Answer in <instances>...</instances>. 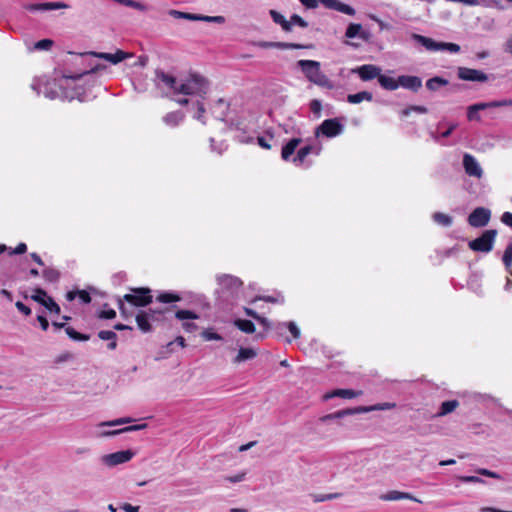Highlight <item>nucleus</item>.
<instances>
[{
    "label": "nucleus",
    "instance_id": "9b49d317",
    "mask_svg": "<svg viewBox=\"0 0 512 512\" xmlns=\"http://www.w3.org/2000/svg\"><path fill=\"white\" fill-rule=\"evenodd\" d=\"M342 131L343 125L336 118L326 119L319 127H317L316 135L318 136L321 133L326 137L331 138L341 134Z\"/></svg>",
    "mask_w": 512,
    "mask_h": 512
},
{
    "label": "nucleus",
    "instance_id": "774afa93",
    "mask_svg": "<svg viewBox=\"0 0 512 512\" xmlns=\"http://www.w3.org/2000/svg\"><path fill=\"white\" fill-rule=\"evenodd\" d=\"M78 297L84 304H88L91 302L90 294L85 290L78 291Z\"/></svg>",
    "mask_w": 512,
    "mask_h": 512
},
{
    "label": "nucleus",
    "instance_id": "72a5a7b5",
    "mask_svg": "<svg viewBox=\"0 0 512 512\" xmlns=\"http://www.w3.org/2000/svg\"><path fill=\"white\" fill-rule=\"evenodd\" d=\"M372 99H373L372 93L367 92V91L358 92L356 94H349L347 96V101L351 104H358V103L362 102L363 100L372 101Z\"/></svg>",
    "mask_w": 512,
    "mask_h": 512
},
{
    "label": "nucleus",
    "instance_id": "3c124183",
    "mask_svg": "<svg viewBox=\"0 0 512 512\" xmlns=\"http://www.w3.org/2000/svg\"><path fill=\"white\" fill-rule=\"evenodd\" d=\"M258 299L264 300V301L270 302V303H280V304L284 303V297L281 294H278L276 297H274V296L257 297L254 299V301H256Z\"/></svg>",
    "mask_w": 512,
    "mask_h": 512
},
{
    "label": "nucleus",
    "instance_id": "f3484780",
    "mask_svg": "<svg viewBox=\"0 0 512 512\" xmlns=\"http://www.w3.org/2000/svg\"><path fill=\"white\" fill-rule=\"evenodd\" d=\"M399 87L417 92L422 87V80L418 76L401 75L399 76Z\"/></svg>",
    "mask_w": 512,
    "mask_h": 512
},
{
    "label": "nucleus",
    "instance_id": "a18cd8bd",
    "mask_svg": "<svg viewBox=\"0 0 512 512\" xmlns=\"http://www.w3.org/2000/svg\"><path fill=\"white\" fill-rule=\"evenodd\" d=\"M98 337L101 340L105 341H111L117 339V334L114 331L111 330H101L98 332Z\"/></svg>",
    "mask_w": 512,
    "mask_h": 512
},
{
    "label": "nucleus",
    "instance_id": "6e6d98bb",
    "mask_svg": "<svg viewBox=\"0 0 512 512\" xmlns=\"http://www.w3.org/2000/svg\"><path fill=\"white\" fill-rule=\"evenodd\" d=\"M290 21H291L292 25H298L302 28L308 27V22L297 14H293L290 17Z\"/></svg>",
    "mask_w": 512,
    "mask_h": 512
},
{
    "label": "nucleus",
    "instance_id": "338daca9",
    "mask_svg": "<svg viewBox=\"0 0 512 512\" xmlns=\"http://www.w3.org/2000/svg\"><path fill=\"white\" fill-rule=\"evenodd\" d=\"M256 321H258V323H260L265 328V330L272 329L273 323L266 317L260 316V318H257Z\"/></svg>",
    "mask_w": 512,
    "mask_h": 512
},
{
    "label": "nucleus",
    "instance_id": "2eb2a0df",
    "mask_svg": "<svg viewBox=\"0 0 512 512\" xmlns=\"http://www.w3.org/2000/svg\"><path fill=\"white\" fill-rule=\"evenodd\" d=\"M352 72L357 73L361 80L370 81L374 78L379 79L381 68L373 64H365L353 69Z\"/></svg>",
    "mask_w": 512,
    "mask_h": 512
},
{
    "label": "nucleus",
    "instance_id": "bb28decb",
    "mask_svg": "<svg viewBox=\"0 0 512 512\" xmlns=\"http://www.w3.org/2000/svg\"><path fill=\"white\" fill-rule=\"evenodd\" d=\"M353 414H357L356 408L344 409V410H340V411H336L334 413L324 415L320 418V421L325 423V422H328L331 420L340 419L345 416L353 415Z\"/></svg>",
    "mask_w": 512,
    "mask_h": 512
},
{
    "label": "nucleus",
    "instance_id": "0eeeda50",
    "mask_svg": "<svg viewBox=\"0 0 512 512\" xmlns=\"http://www.w3.org/2000/svg\"><path fill=\"white\" fill-rule=\"evenodd\" d=\"M496 235V230H486L482 233L480 237L469 241L468 246L473 251L488 253L493 248V243Z\"/></svg>",
    "mask_w": 512,
    "mask_h": 512
},
{
    "label": "nucleus",
    "instance_id": "49530a36",
    "mask_svg": "<svg viewBox=\"0 0 512 512\" xmlns=\"http://www.w3.org/2000/svg\"><path fill=\"white\" fill-rule=\"evenodd\" d=\"M287 328V322H276L273 323L271 330H273L277 336H283Z\"/></svg>",
    "mask_w": 512,
    "mask_h": 512
},
{
    "label": "nucleus",
    "instance_id": "69168bd1",
    "mask_svg": "<svg viewBox=\"0 0 512 512\" xmlns=\"http://www.w3.org/2000/svg\"><path fill=\"white\" fill-rule=\"evenodd\" d=\"M27 251V245L25 243H19L17 245V247L13 250L10 251V254L11 255H19V254H23Z\"/></svg>",
    "mask_w": 512,
    "mask_h": 512
},
{
    "label": "nucleus",
    "instance_id": "412c9836",
    "mask_svg": "<svg viewBox=\"0 0 512 512\" xmlns=\"http://www.w3.org/2000/svg\"><path fill=\"white\" fill-rule=\"evenodd\" d=\"M412 39L417 43L424 46L429 51H441L442 42H436L432 38L425 37L419 34H412Z\"/></svg>",
    "mask_w": 512,
    "mask_h": 512
},
{
    "label": "nucleus",
    "instance_id": "603ef678",
    "mask_svg": "<svg viewBox=\"0 0 512 512\" xmlns=\"http://www.w3.org/2000/svg\"><path fill=\"white\" fill-rule=\"evenodd\" d=\"M310 110L313 114H315L318 118L320 117L321 115V109H322V104H321V101H319L318 99H313L311 102H310Z\"/></svg>",
    "mask_w": 512,
    "mask_h": 512
},
{
    "label": "nucleus",
    "instance_id": "b1692460",
    "mask_svg": "<svg viewBox=\"0 0 512 512\" xmlns=\"http://www.w3.org/2000/svg\"><path fill=\"white\" fill-rule=\"evenodd\" d=\"M135 319H136V323L138 325V328L143 333L151 332L152 326L150 324V321H152V320L150 319L148 312H146L144 310L139 311L137 313Z\"/></svg>",
    "mask_w": 512,
    "mask_h": 512
},
{
    "label": "nucleus",
    "instance_id": "9d476101",
    "mask_svg": "<svg viewBox=\"0 0 512 512\" xmlns=\"http://www.w3.org/2000/svg\"><path fill=\"white\" fill-rule=\"evenodd\" d=\"M491 218V211L485 207L475 208L468 216V224L475 228L486 226Z\"/></svg>",
    "mask_w": 512,
    "mask_h": 512
},
{
    "label": "nucleus",
    "instance_id": "5fc2aeb1",
    "mask_svg": "<svg viewBox=\"0 0 512 512\" xmlns=\"http://www.w3.org/2000/svg\"><path fill=\"white\" fill-rule=\"evenodd\" d=\"M169 309H153V308H149L147 310H145L146 312L149 313V317L152 321H156L159 319V316L164 314L166 311H168Z\"/></svg>",
    "mask_w": 512,
    "mask_h": 512
},
{
    "label": "nucleus",
    "instance_id": "a211bd4d",
    "mask_svg": "<svg viewBox=\"0 0 512 512\" xmlns=\"http://www.w3.org/2000/svg\"><path fill=\"white\" fill-rule=\"evenodd\" d=\"M380 499L383 501H397V500L407 499V500H412V501L419 502V503L422 502L418 498L414 497L412 494H410L408 492L398 491V490L388 491L387 493L382 494L380 496Z\"/></svg>",
    "mask_w": 512,
    "mask_h": 512
},
{
    "label": "nucleus",
    "instance_id": "052dcab7",
    "mask_svg": "<svg viewBox=\"0 0 512 512\" xmlns=\"http://www.w3.org/2000/svg\"><path fill=\"white\" fill-rule=\"evenodd\" d=\"M124 301L125 300H123V298L118 299V308L120 310L121 315L124 318H128V317L132 316L133 313H132V311L127 310V308L124 305Z\"/></svg>",
    "mask_w": 512,
    "mask_h": 512
},
{
    "label": "nucleus",
    "instance_id": "c03bdc74",
    "mask_svg": "<svg viewBox=\"0 0 512 512\" xmlns=\"http://www.w3.org/2000/svg\"><path fill=\"white\" fill-rule=\"evenodd\" d=\"M503 262L507 269L512 265V242L508 243L503 255Z\"/></svg>",
    "mask_w": 512,
    "mask_h": 512
},
{
    "label": "nucleus",
    "instance_id": "a878e982",
    "mask_svg": "<svg viewBox=\"0 0 512 512\" xmlns=\"http://www.w3.org/2000/svg\"><path fill=\"white\" fill-rule=\"evenodd\" d=\"M301 141L302 140L300 138H292L282 147L281 157L284 161H288L290 159Z\"/></svg>",
    "mask_w": 512,
    "mask_h": 512
},
{
    "label": "nucleus",
    "instance_id": "7ed1b4c3",
    "mask_svg": "<svg viewBox=\"0 0 512 512\" xmlns=\"http://www.w3.org/2000/svg\"><path fill=\"white\" fill-rule=\"evenodd\" d=\"M216 281L218 285L216 293L223 302L235 300L243 285L240 278L230 274H219L216 276Z\"/></svg>",
    "mask_w": 512,
    "mask_h": 512
},
{
    "label": "nucleus",
    "instance_id": "f704fd0d",
    "mask_svg": "<svg viewBox=\"0 0 512 512\" xmlns=\"http://www.w3.org/2000/svg\"><path fill=\"white\" fill-rule=\"evenodd\" d=\"M234 325L244 333L250 334L255 331L254 323L247 319H236Z\"/></svg>",
    "mask_w": 512,
    "mask_h": 512
},
{
    "label": "nucleus",
    "instance_id": "c85d7f7f",
    "mask_svg": "<svg viewBox=\"0 0 512 512\" xmlns=\"http://www.w3.org/2000/svg\"><path fill=\"white\" fill-rule=\"evenodd\" d=\"M257 352L253 348H240L237 356L234 358L233 362L235 364L242 363L247 360H251L255 358Z\"/></svg>",
    "mask_w": 512,
    "mask_h": 512
},
{
    "label": "nucleus",
    "instance_id": "f257e3e1",
    "mask_svg": "<svg viewBox=\"0 0 512 512\" xmlns=\"http://www.w3.org/2000/svg\"><path fill=\"white\" fill-rule=\"evenodd\" d=\"M105 68V65L96 64L90 70L84 71L83 73L71 76H63V80L66 82L65 85L63 83H57L56 80H34L31 84V88L38 95L43 94L50 100L61 98L71 101L73 99H78L79 101L83 102L87 99L83 88L76 86L70 87L69 80L75 81L82 78L83 76L95 74L96 72Z\"/></svg>",
    "mask_w": 512,
    "mask_h": 512
},
{
    "label": "nucleus",
    "instance_id": "8fccbe9b",
    "mask_svg": "<svg viewBox=\"0 0 512 512\" xmlns=\"http://www.w3.org/2000/svg\"><path fill=\"white\" fill-rule=\"evenodd\" d=\"M34 292L35 294H33L31 298L42 305L43 300L47 297L46 291L42 288H36Z\"/></svg>",
    "mask_w": 512,
    "mask_h": 512
},
{
    "label": "nucleus",
    "instance_id": "6ab92c4d",
    "mask_svg": "<svg viewBox=\"0 0 512 512\" xmlns=\"http://www.w3.org/2000/svg\"><path fill=\"white\" fill-rule=\"evenodd\" d=\"M88 54L92 55L94 57L100 58V59L107 60V61L111 62L112 64H118L121 61H123L124 59L129 57V54L126 53V52H123L122 50H117V52L114 53V54H112V53H103V52H100V53H98V52H90Z\"/></svg>",
    "mask_w": 512,
    "mask_h": 512
},
{
    "label": "nucleus",
    "instance_id": "4468645a",
    "mask_svg": "<svg viewBox=\"0 0 512 512\" xmlns=\"http://www.w3.org/2000/svg\"><path fill=\"white\" fill-rule=\"evenodd\" d=\"M463 167L465 173L470 177L480 179L483 175V170L478 161L468 153L464 154L463 156Z\"/></svg>",
    "mask_w": 512,
    "mask_h": 512
},
{
    "label": "nucleus",
    "instance_id": "c756f323",
    "mask_svg": "<svg viewBox=\"0 0 512 512\" xmlns=\"http://www.w3.org/2000/svg\"><path fill=\"white\" fill-rule=\"evenodd\" d=\"M146 427H147V424H137V425L127 426V427H124V428L118 429V430L104 431L101 433V436L110 437V436H115V435H118L121 433L139 431V430L145 429Z\"/></svg>",
    "mask_w": 512,
    "mask_h": 512
},
{
    "label": "nucleus",
    "instance_id": "ddd939ff",
    "mask_svg": "<svg viewBox=\"0 0 512 512\" xmlns=\"http://www.w3.org/2000/svg\"><path fill=\"white\" fill-rule=\"evenodd\" d=\"M457 76L463 81L486 82L488 80V75L483 71L467 67H458Z\"/></svg>",
    "mask_w": 512,
    "mask_h": 512
},
{
    "label": "nucleus",
    "instance_id": "58836bf2",
    "mask_svg": "<svg viewBox=\"0 0 512 512\" xmlns=\"http://www.w3.org/2000/svg\"><path fill=\"white\" fill-rule=\"evenodd\" d=\"M42 275L46 281L51 283L57 282L60 278V272L51 267L45 268Z\"/></svg>",
    "mask_w": 512,
    "mask_h": 512
},
{
    "label": "nucleus",
    "instance_id": "20e7f679",
    "mask_svg": "<svg viewBox=\"0 0 512 512\" xmlns=\"http://www.w3.org/2000/svg\"><path fill=\"white\" fill-rule=\"evenodd\" d=\"M297 66L301 68L306 78L324 88L331 89L333 87L329 78L320 70V63L315 60H299Z\"/></svg>",
    "mask_w": 512,
    "mask_h": 512
},
{
    "label": "nucleus",
    "instance_id": "aec40b11",
    "mask_svg": "<svg viewBox=\"0 0 512 512\" xmlns=\"http://www.w3.org/2000/svg\"><path fill=\"white\" fill-rule=\"evenodd\" d=\"M345 36L349 39L359 37L364 41H368L370 33L368 31H364L361 24L351 23L346 29Z\"/></svg>",
    "mask_w": 512,
    "mask_h": 512
},
{
    "label": "nucleus",
    "instance_id": "0e129e2a",
    "mask_svg": "<svg viewBox=\"0 0 512 512\" xmlns=\"http://www.w3.org/2000/svg\"><path fill=\"white\" fill-rule=\"evenodd\" d=\"M15 306L21 313L25 314L26 316L31 314V309L21 301L16 302Z\"/></svg>",
    "mask_w": 512,
    "mask_h": 512
},
{
    "label": "nucleus",
    "instance_id": "864d4df0",
    "mask_svg": "<svg viewBox=\"0 0 512 512\" xmlns=\"http://www.w3.org/2000/svg\"><path fill=\"white\" fill-rule=\"evenodd\" d=\"M287 329L289 330V332L291 333L293 339H298L301 335V332H300V329L299 327L296 325L295 322L293 321H289L287 322Z\"/></svg>",
    "mask_w": 512,
    "mask_h": 512
},
{
    "label": "nucleus",
    "instance_id": "09e8293b",
    "mask_svg": "<svg viewBox=\"0 0 512 512\" xmlns=\"http://www.w3.org/2000/svg\"><path fill=\"white\" fill-rule=\"evenodd\" d=\"M53 45V41L50 39H42L35 43L34 48L36 50H49Z\"/></svg>",
    "mask_w": 512,
    "mask_h": 512
},
{
    "label": "nucleus",
    "instance_id": "dca6fc26",
    "mask_svg": "<svg viewBox=\"0 0 512 512\" xmlns=\"http://www.w3.org/2000/svg\"><path fill=\"white\" fill-rule=\"evenodd\" d=\"M69 5L64 2H46V3H34L25 5V9L31 12L35 11H50L57 9H67Z\"/></svg>",
    "mask_w": 512,
    "mask_h": 512
},
{
    "label": "nucleus",
    "instance_id": "39448f33",
    "mask_svg": "<svg viewBox=\"0 0 512 512\" xmlns=\"http://www.w3.org/2000/svg\"><path fill=\"white\" fill-rule=\"evenodd\" d=\"M131 293L125 294L123 300L135 307H146L153 301L151 289L147 287L130 288Z\"/></svg>",
    "mask_w": 512,
    "mask_h": 512
},
{
    "label": "nucleus",
    "instance_id": "423d86ee",
    "mask_svg": "<svg viewBox=\"0 0 512 512\" xmlns=\"http://www.w3.org/2000/svg\"><path fill=\"white\" fill-rule=\"evenodd\" d=\"M306 8L308 9H314L318 6V3L323 4L326 8L335 10L350 16L355 15L356 11L355 9L347 5L345 3H342L339 0H299Z\"/></svg>",
    "mask_w": 512,
    "mask_h": 512
},
{
    "label": "nucleus",
    "instance_id": "1a4fd4ad",
    "mask_svg": "<svg viewBox=\"0 0 512 512\" xmlns=\"http://www.w3.org/2000/svg\"><path fill=\"white\" fill-rule=\"evenodd\" d=\"M168 14L176 19H185L189 21H203L218 24H222L225 22V18L223 16H205L201 14H193L173 9L169 10Z\"/></svg>",
    "mask_w": 512,
    "mask_h": 512
},
{
    "label": "nucleus",
    "instance_id": "f03ea898",
    "mask_svg": "<svg viewBox=\"0 0 512 512\" xmlns=\"http://www.w3.org/2000/svg\"><path fill=\"white\" fill-rule=\"evenodd\" d=\"M155 81L158 87L163 85L175 94L198 96L203 99L208 91L207 80L196 74L179 80L164 71L157 70Z\"/></svg>",
    "mask_w": 512,
    "mask_h": 512
},
{
    "label": "nucleus",
    "instance_id": "de8ad7c7",
    "mask_svg": "<svg viewBox=\"0 0 512 512\" xmlns=\"http://www.w3.org/2000/svg\"><path fill=\"white\" fill-rule=\"evenodd\" d=\"M131 421H132L131 418L124 417V418H118V419L112 420V421L102 422L100 424V426H118V425L130 423Z\"/></svg>",
    "mask_w": 512,
    "mask_h": 512
},
{
    "label": "nucleus",
    "instance_id": "4c0bfd02",
    "mask_svg": "<svg viewBox=\"0 0 512 512\" xmlns=\"http://www.w3.org/2000/svg\"><path fill=\"white\" fill-rule=\"evenodd\" d=\"M65 332L68 335V337L74 341H87L90 339L89 335L79 333L74 328H72L70 326L65 327Z\"/></svg>",
    "mask_w": 512,
    "mask_h": 512
},
{
    "label": "nucleus",
    "instance_id": "cd10ccee",
    "mask_svg": "<svg viewBox=\"0 0 512 512\" xmlns=\"http://www.w3.org/2000/svg\"><path fill=\"white\" fill-rule=\"evenodd\" d=\"M378 82L383 89L389 91H394L399 88V77L397 79H394L392 77L380 74Z\"/></svg>",
    "mask_w": 512,
    "mask_h": 512
},
{
    "label": "nucleus",
    "instance_id": "473e14b6",
    "mask_svg": "<svg viewBox=\"0 0 512 512\" xmlns=\"http://www.w3.org/2000/svg\"><path fill=\"white\" fill-rule=\"evenodd\" d=\"M449 81L445 78L435 76L426 81V87L430 91H437L440 87L447 86Z\"/></svg>",
    "mask_w": 512,
    "mask_h": 512
},
{
    "label": "nucleus",
    "instance_id": "4be33fe9",
    "mask_svg": "<svg viewBox=\"0 0 512 512\" xmlns=\"http://www.w3.org/2000/svg\"><path fill=\"white\" fill-rule=\"evenodd\" d=\"M320 150L321 148L320 147H314V146H311V145H306L304 147H301L298 151H297V154L296 156L292 159V162L299 166L301 165L305 158L311 154V153H315L316 155H318L320 153Z\"/></svg>",
    "mask_w": 512,
    "mask_h": 512
},
{
    "label": "nucleus",
    "instance_id": "bf43d9fd",
    "mask_svg": "<svg viewBox=\"0 0 512 512\" xmlns=\"http://www.w3.org/2000/svg\"><path fill=\"white\" fill-rule=\"evenodd\" d=\"M449 51L451 53H458L460 51V46L455 43H445L442 42V50L441 51Z\"/></svg>",
    "mask_w": 512,
    "mask_h": 512
},
{
    "label": "nucleus",
    "instance_id": "7c9ffc66",
    "mask_svg": "<svg viewBox=\"0 0 512 512\" xmlns=\"http://www.w3.org/2000/svg\"><path fill=\"white\" fill-rule=\"evenodd\" d=\"M459 406V402L457 400H449L444 401L440 405L439 411L436 413V417H443L447 414L453 412Z\"/></svg>",
    "mask_w": 512,
    "mask_h": 512
},
{
    "label": "nucleus",
    "instance_id": "5701e85b",
    "mask_svg": "<svg viewBox=\"0 0 512 512\" xmlns=\"http://www.w3.org/2000/svg\"><path fill=\"white\" fill-rule=\"evenodd\" d=\"M361 394H362V391H355L352 389H336V390H333L332 392L326 393L324 395V399L328 400V399H331L334 397H340V398H344V399H352V398L360 396Z\"/></svg>",
    "mask_w": 512,
    "mask_h": 512
},
{
    "label": "nucleus",
    "instance_id": "c9c22d12",
    "mask_svg": "<svg viewBox=\"0 0 512 512\" xmlns=\"http://www.w3.org/2000/svg\"><path fill=\"white\" fill-rule=\"evenodd\" d=\"M156 300L160 303H173L181 300V297L174 292H162L160 293Z\"/></svg>",
    "mask_w": 512,
    "mask_h": 512
},
{
    "label": "nucleus",
    "instance_id": "ea45409f",
    "mask_svg": "<svg viewBox=\"0 0 512 512\" xmlns=\"http://www.w3.org/2000/svg\"><path fill=\"white\" fill-rule=\"evenodd\" d=\"M42 305L50 312H54L55 314L60 313L59 305L51 297L47 296L45 300H43Z\"/></svg>",
    "mask_w": 512,
    "mask_h": 512
},
{
    "label": "nucleus",
    "instance_id": "f8f14e48",
    "mask_svg": "<svg viewBox=\"0 0 512 512\" xmlns=\"http://www.w3.org/2000/svg\"><path fill=\"white\" fill-rule=\"evenodd\" d=\"M133 455V452L130 450H122L111 454H106L102 456L101 460L105 465L109 467H114L116 465L130 461Z\"/></svg>",
    "mask_w": 512,
    "mask_h": 512
},
{
    "label": "nucleus",
    "instance_id": "6e6552de",
    "mask_svg": "<svg viewBox=\"0 0 512 512\" xmlns=\"http://www.w3.org/2000/svg\"><path fill=\"white\" fill-rule=\"evenodd\" d=\"M512 105V100H504V101H491V102H481L468 106L467 108V119L469 121H480L481 117L479 112L489 109L496 108L501 106Z\"/></svg>",
    "mask_w": 512,
    "mask_h": 512
},
{
    "label": "nucleus",
    "instance_id": "2f4dec72",
    "mask_svg": "<svg viewBox=\"0 0 512 512\" xmlns=\"http://www.w3.org/2000/svg\"><path fill=\"white\" fill-rule=\"evenodd\" d=\"M395 406H396L395 403L385 402V403H379V404H376L374 406H369V407H365V406L357 407L356 410H357V413H366V412L376 411V410H390V409L395 408Z\"/></svg>",
    "mask_w": 512,
    "mask_h": 512
},
{
    "label": "nucleus",
    "instance_id": "e2e57ef3",
    "mask_svg": "<svg viewBox=\"0 0 512 512\" xmlns=\"http://www.w3.org/2000/svg\"><path fill=\"white\" fill-rule=\"evenodd\" d=\"M470 289H472L475 293L481 294L482 290L480 289L481 285L478 283L476 278H471L468 282Z\"/></svg>",
    "mask_w": 512,
    "mask_h": 512
},
{
    "label": "nucleus",
    "instance_id": "79ce46f5",
    "mask_svg": "<svg viewBox=\"0 0 512 512\" xmlns=\"http://www.w3.org/2000/svg\"><path fill=\"white\" fill-rule=\"evenodd\" d=\"M175 317L179 320H186V319H198L199 316L190 310H178L175 313Z\"/></svg>",
    "mask_w": 512,
    "mask_h": 512
},
{
    "label": "nucleus",
    "instance_id": "4d7b16f0",
    "mask_svg": "<svg viewBox=\"0 0 512 512\" xmlns=\"http://www.w3.org/2000/svg\"><path fill=\"white\" fill-rule=\"evenodd\" d=\"M269 14H270L272 20L278 25H282L286 20V18L280 12H278L276 10H270Z\"/></svg>",
    "mask_w": 512,
    "mask_h": 512
},
{
    "label": "nucleus",
    "instance_id": "37998d69",
    "mask_svg": "<svg viewBox=\"0 0 512 512\" xmlns=\"http://www.w3.org/2000/svg\"><path fill=\"white\" fill-rule=\"evenodd\" d=\"M196 106H197V112L194 114V118L198 121H200L203 125L206 124V118L204 117V113H205V107L203 105L202 102L200 101H197L196 102Z\"/></svg>",
    "mask_w": 512,
    "mask_h": 512
},
{
    "label": "nucleus",
    "instance_id": "a19ab883",
    "mask_svg": "<svg viewBox=\"0 0 512 512\" xmlns=\"http://www.w3.org/2000/svg\"><path fill=\"white\" fill-rule=\"evenodd\" d=\"M308 47L309 46L302 45V44L286 43V42H275V45H274V48H278V49H282V50H285V49H305V48H308Z\"/></svg>",
    "mask_w": 512,
    "mask_h": 512
},
{
    "label": "nucleus",
    "instance_id": "13d9d810",
    "mask_svg": "<svg viewBox=\"0 0 512 512\" xmlns=\"http://www.w3.org/2000/svg\"><path fill=\"white\" fill-rule=\"evenodd\" d=\"M202 337L206 341L221 340L222 339V337L218 333H215V332H213L211 330H204L202 332Z\"/></svg>",
    "mask_w": 512,
    "mask_h": 512
},
{
    "label": "nucleus",
    "instance_id": "680f3d73",
    "mask_svg": "<svg viewBox=\"0 0 512 512\" xmlns=\"http://www.w3.org/2000/svg\"><path fill=\"white\" fill-rule=\"evenodd\" d=\"M459 479L464 483H482L483 480L478 476H460Z\"/></svg>",
    "mask_w": 512,
    "mask_h": 512
},
{
    "label": "nucleus",
    "instance_id": "393cba45",
    "mask_svg": "<svg viewBox=\"0 0 512 512\" xmlns=\"http://www.w3.org/2000/svg\"><path fill=\"white\" fill-rule=\"evenodd\" d=\"M185 119V114L182 111H173L167 113L163 117V122L169 127H177Z\"/></svg>",
    "mask_w": 512,
    "mask_h": 512
},
{
    "label": "nucleus",
    "instance_id": "e433bc0d",
    "mask_svg": "<svg viewBox=\"0 0 512 512\" xmlns=\"http://www.w3.org/2000/svg\"><path fill=\"white\" fill-rule=\"evenodd\" d=\"M432 218L437 224L444 227H449L452 224V217L441 212H435Z\"/></svg>",
    "mask_w": 512,
    "mask_h": 512
}]
</instances>
